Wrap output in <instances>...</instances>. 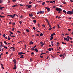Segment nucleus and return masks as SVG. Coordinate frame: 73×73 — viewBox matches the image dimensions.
<instances>
[{
  "label": "nucleus",
  "instance_id": "nucleus-30",
  "mask_svg": "<svg viewBox=\"0 0 73 73\" xmlns=\"http://www.w3.org/2000/svg\"><path fill=\"white\" fill-rule=\"evenodd\" d=\"M4 48H5V49H8V47L5 46H4Z\"/></svg>",
  "mask_w": 73,
  "mask_h": 73
},
{
  "label": "nucleus",
  "instance_id": "nucleus-24",
  "mask_svg": "<svg viewBox=\"0 0 73 73\" xmlns=\"http://www.w3.org/2000/svg\"><path fill=\"white\" fill-rule=\"evenodd\" d=\"M33 21L34 23H36V21L35 20H33Z\"/></svg>",
  "mask_w": 73,
  "mask_h": 73
},
{
  "label": "nucleus",
  "instance_id": "nucleus-38",
  "mask_svg": "<svg viewBox=\"0 0 73 73\" xmlns=\"http://www.w3.org/2000/svg\"><path fill=\"white\" fill-rule=\"evenodd\" d=\"M67 38H68V39H69V38H70V37H69V36H67Z\"/></svg>",
  "mask_w": 73,
  "mask_h": 73
},
{
  "label": "nucleus",
  "instance_id": "nucleus-37",
  "mask_svg": "<svg viewBox=\"0 0 73 73\" xmlns=\"http://www.w3.org/2000/svg\"><path fill=\"white\" fill-rule=\"evenodd\" d=\"M0 43H1V46H3L2 42H0Z\"/></svg>",
  "mask_w": 73,
  "mask_h": 73
},
{
  "label": "nucleus",
  "instance_id": "nucleus-49",
  "mask_svg": "<svg viewBox=\"0 0 73 73\" xmlns=\"http://www.w3.org/2000/svg\"><path fill=\"white\" fill-rule=\"evenodd\" d=\"M50 3H53V2L52 1H51L50 2Z\"/></svg>",
  "mask_w": 73,
  "mask_h": 73
},
{
  "label": "nucleus",
  "instance_id": "nucleus-5",
  "mask_svg": "<svg viewBox=\"0 0 73 73\" xmlns=\"http://www.w3.org/2000/svg\"><path fill=\"white\" fill-rule=\"evenodd\" d=\"M34 50L35 51H36V52H38V50L36 48H35L34 49Z\"/></svg>",
  "mask_w": 73,
  "mask_h": 73
},
{
  "label": "nucleus",
  "instance_id": "nucleus-12",
  "mask_svg": "<svg viewBox=\"0 0 73 73\" xmlns=\"http://www.w3.org/2000/svg\"><path fill=\"white\" fill-rule=\"evenodd\" d=\"M5 17V16H1V15H0V17H1V18H3V17L4 18V17Z\"/></svg>",
  "mask_w": 73,
  "mask_h": 73
},
{
  "label": "nucleus",
  "instance_id": "nucleus-54",
  "mask_svg": "<svg viewBox=\"0 0 73 73\" xmlns=\"http://www.w3.org/2000/svg\"><path fill=\"white\" fill-rule=\"evenodd\" d=\"M52 28L51 27H50V28H49V30H51Z\"/></svg>",
  "mask_w": 73,
  "mask_h": 73
},
{
  "label": "nucleus",
  "instance_id": "nucleus-48",
  "mask_svg": "<svg viewBox=\"0 0 73 73\" xmlns=\"http://www.w3.org/2000/svg\"><path fill=\"white\" fill-rule=\"evenodd\" d=\"M19 23L21 24V23H22V22L21 21H20L19 22Z\"/></svg>",
  "mask_w": 73,
  "mask_h": 73
},
{
  "label": "nucleus",
  "instance_id": "nucleus-32",
  "mask_svg": "<svg viewBox=\"0 0 73 73\" xmlns=\"http://www.w3.org/2000/svg\"><path fill=\"white\" fill-rule=\"evenodd\" d=\"M1 67H3L4 66V65L2 64H1Z\"/></svg>",
  "mask_w": 73,
  "mask_h": 73
},
{
  "label": "nucleus",
  "instance_id": "nucleus-45",
  "mask_svg": "<svg viewBox=\"0 0 73 73\" xmlns=\"http://www.w3.org/2000/svg\"><path fill=\"white\" fill-rule=\"evenodd\" d=\"M40 58H43V56H41V55H40Z\"/></svg>",
  "mask_w": 73,
  "mask_h": 73
},
{
  "label": "nucleus",
  "instance_id": "nucleus-17",
  "mask_svg": "<svg viewBox=\"0 0 73 73\" xmlns=\"http://www.w3.org/2000/svg\"><path fill=\"white\" fill-rule=\"evenodd\" d=\"M29 16H30V17H32V16H33V15L31 14H29Z\"/></svg>",
  "mask_w": 73,
  "mask_h": 73
},
{
  "label": "nucleus",
  "instance_id": "nucleus-19",
  "mask_svg": "<svg viewBox=\"0 0 73 73\" xmlns=\"http://www.w3.org/2000/svg\"><path fill=\"white\" fill-rule=\"evenodd\" d=\"M45 4V2H43L42 3V5H44V4Z\"/></svg>",
  "mask_w": 73,
  "mask_h": 73
},
{
  "label": "nucleus",
  "instance_id": "nucleus-29",
  "mask_svg": "<svg viewBox=\"0 0 73 73\" xmlns=\"http://www.w3.org/2000/svg\"><path fill=\"white\" fill-rule=\"evenodd\" d=\"M57 27L58 28H60V25H58V24H57Z\"/></svg>",
  "mask_w": 73,
  "mask_h": 73
},
{
  "label": "nucleus",
  "instance_id": "nucleus-44",
  "mask_svg": "<svg viewBox=\"0 0 73 73\" xmlns=\"http://www.w3.org/2000/svg\"><path fill=\"white\" fill-rule=\"evenodd\" d=\"M20 6H21V7H23V5L21 4H19Z\"/></svg>",
  "mask_w": 73,
  "mask_h": 73
},
{
  "label": "nucleus",
  "instance_id": "nucleus-1",
  "mask_svg": "<svg viewBox=\"0 0 73 73\" xmlns=\"http://www.w3.org/2000/svg\"><path fill=\"white\" fill-rule=\"evenodd\" d=\"M15 16H17V17H18L19 16L17 14H13V15H8V16H10V17H11L12 18L15 17Z\"/></svg>",
  "mask_w": 73,
  "mask_h": 73
},
{
  "label": "nucleus",
  "instance_id": "nucleus-58",
  "mask_svg": "<svg viewBox=\"0 0 73 73\" xmlns=\"http://www.w3.org/2000/svg\"><path fill=\"white\" fill-rule=\"evenodd\" d=\"M46 21H47V22H49V21H48V19H46Z\"/></svg>",
  "mask_w": 73,
  "mask_h": 73
},
{
  "label": "nucleus",
  "instance_id": "nucleus-15",
  "mask_svg": "<svg viewBox=\"0 0 73 73\" xmlns=\"http://www.w3.org/2000/svg\"><path fill=\"white\" fill-rule=\"evenodd\" d=\"M33 42H32V41H31L30 42V44L31 45H32V44H33Z\"/></svg>",
  "mask_w": 73,
  "mask_h": 73
},
{
  "label": "nucleus",
  "instance_id": "nucleus-2",
  "mask_svg": "<svg viewBox=\"0 0 73 73\" xmlns=\"http://www.w3.org/2000/svg\"><path fill=\"white\" fill-rule=\"evenodd\" d=\"M73 11H68L67 12V14H70V15H72L73 14Z\"/></svg>",
  "mask_w": 73,
  "mask_h": 73
},
{
  "label": "nucleus",
  "instance_id": "nucleus-50",
  "mask_svg": "<svg viewBox=\"0 0 73 73\" xmlns=\"http://www.w3.org/2000/svg\"><path fill=\"white\" fill-rule=\"evenodd\" d=\"M31 54H32H32H34V53H33V52H31Z\"/></svg>",
  "mask_w": 73,
  "mask_h": 73
},
{
  "label": "nucleus",
  "instance_id": "nucleus-21",
  "mask_svg": "<svg viewBox=\"0 0 73 73\" xmlns=\"http://www.w3.org/2000/svg\"><path fill=\"white\" fill-rule=\"evenodd\" d=\"M4 43H5V45H7V42L5 41L4 42Z\"/></svg>",
  "mask_w": 73,
  "mask_h": 73
},
{
  "label": "nucleus",
  "instance_id": "nucleus-40",
  "mask_svg": "<svg viewBox=\"0 0 73 73\" xmlns=\"http://www.w3.org/2000/svg\"><path fill=\"white\" fill-rule=\"evenodd\" d=\"M31 3H32V2L31 1H30L29 3V4H31Z\"/></svg>",
  "mask_w": 73,
  "mask_h": 73
},
{
  "label": "nucleus",
  "instance_id": "nucleus-8",
  "mask_svg": "<svg viewBox=\"0 0 73 73\" xmlns=\"http://www.w3.org/2000/svg\"><path fill=\"white\" fill-rule=\"evenodd\" d=\"M31 7H32V5H28V8L29 9V8H31Z\"/></svg>",
  "mask_w": 73,
  "mask_h": 73
},
{
  "label": "nucleus",
  "instance_id": "nucleus-28",
  "mask_svg": "<svg viewBox=\"0 0 73 73\" xmlns=\"http://www.w3.org/2000/svg\"><path fill=\"white\" fill-rule=\"evenodd\" d=\"M26 32H29V29H27L26 30Z\"/></svg>",
  "mask_w": 73,
  "mask_h": 73
},
{
  "label": "nucleus",
  "instance_id": "nucleus-27",
  "mask_svg": "<svg viewBox=\"0 0 73 73\" xmlns=\"http://www.w3.org/2000/svg\"><path fill=\"white\" fill-rule=\"evenodd\" d=\"M31 49V50H35V48H34V47H33Z\"/></svg>",
  "mask_w": 73,
  "mask_h": 73
},
{
  "label": "nucleus",
  "instance_id": "nucleus-57",
  "mask_svg": "<svg viewBox=\"0 0 73 73\" xmlns=\"http://www.w3.org/2000/svg\"><path fill=\"white\" fill-rule=\"evenodd\" d=\"M66 41H69V39H67V40H66Z\"/></svg>",
  "mask_w": 73,
  "mask_h": 73
},
{
  "label": "nucleus",
  "instance_id": "nucleus-10",
  "mask_svg": "<svg viewBox=\"0 0 73 73\" xmlns=\"http://www.w3.org/2000/svg\"><path fill=\"white\" fill-rule=\"evenodd\" d=\"M24 55H22L21 57H20V58H24V57H23V56Z\"/></svg>",
  "mask_w": 73,
  "mask_h": 73
},
{
  "label": "nucleus",
  "instance_id": "nucleus-31",
  "mask_svg": "<svg viewBox=\"0 0 73 73\" xmlns=\"http://www.w3.org/2000/svg\"><path fill=\"white\" fill-rule=\"evenodd\" d=\"M9 32L11 33V34H12V35H13V33H12L11 31H9Z\"/></svg>",
  "mask_w": 73,
  "mask_h": 73
},
{
  "label": "nucleus",
  "instance_id": "nucleus-3",
  "mask_svg": "<svg viewBox=\"0 0 73 73\" xmlns=\"http://www.w3.org/2000/svg\"><path fill=\"white\" fill-rule=\"evenodd\" d=\"M56 10L57 11H62V9L60 8H57L56 9Z\"/></svg>",
  "mask_w": 73,
  "mask_h": 73
},
{
  "label": "nucleus",
  "instance_id": "nucleus-63",
  "mask_svg": "<svg viewBox=\"0 0 73 73\" xmlns=\"http://www.w3.org/2000/svg\"><path fill=\"white\" fill-rule=\"evenodd\" d=\"M46 3H49V1H46Z\"/></svg>",
  "mask_w": 73,
  "mask_h": 73
},
{
  "label": "nucleus",
  "instance_id": "nucleus-33",
  "mask_svg": "<svg viewBox=\"0 0 73 73\" xmlns=\"http://www.w3.org/2000/svg\"><path fill=\"white\" fill-rule=\"evenodd\" d=\"M51 50H52V49H51V48H49L48 49V50H49V51H51Z\"/></svg>",
  "mask_w": 73,
  "mask_h": 73
},
{
  "label": "nucleus",
  "instance_id": "nucleus-22",
  "mask_svg": "<svg viewBox=\"0 0 73 73\" xmlns=\"http://www.w3.org/2000/svg\"><path fill=\"white\" fill-rule=\"evenodd\" d=\"M62 44H65V45H66V43H64L63 42H62Z\"/></svg>",
  "mask_w": 73,
  "mask_h": 73
},
{
  "label": "nucleus",
  "instance_id": "nucleus-43",
  "mask_svg": "<svg viewBox=\"0 0 73 73\" xmlns=\"http://www.w3.org/2000/svg\"><path fill=\"white\" fill-rule=\"evenodd\" d=\"M59 56L60 57H62V56H63V55H62V54H60V55Z\"/></svg>",
  "mask_w": 73,
  "mask_h": 73
},
{
  "label": "nucleus",
  "instance_id": "nucleus-55",
  "mask_svg": "<svg viewBox=\"0 0 73 73\" xmlns=\"http://www.w3.org/2000/svg\"><path fill=\"white\" fill-rule=\"evenodd\" d=\"M5 34H4L3 35V37H5Z\"/></svg>",
  "mask_w": 73,
  "mask_h": 73
},
{
  "label": "nucleus",
  "instance_id": "nucleus-6",
  "mask_svg": "<svg viewBox=\"0 0 73 73\" xmlns=\"http://www.w3.org/2000/svg\"><path fill=\"white\" fill-rule=\"evenodd\" d=\"M55 35V33H54L51 35L50 37H53V36Z\"/></svg>",
  "mask_w": 73,
  "mask_h": 73
},
{
  "label": "nucleus",
  "instance_id": "nucleus-18",
  "mask_svg": "<svg viewBox=\"0 0 73 73\" xmlns=\"http://www.w3.org/2000/svg\"><path fill=\"white\" fill-rule=\"evenodd\" d=\"M53 36L51 37L50 38V40H52L53 39Z\"/></svg>",
  "mask_w": 73,
  "mask_h": 73
},
{
  "label": "nucleus",
  "instance_id": "nucleus-9",
  "mask_svg": "<svg viewBox=\"0 0 73 73\" xmlns=\"http://www.w3.org/2000/svg\"><path fill=\"white\" fill-rule=\"evenodd\" d=\"M17 5H14L13 6H12V7H13V8H15V7H17Z\"/></svg>",
  "mask_w": 73,
  "mask_h": 73
},
{
  "label": "nucleus",
  "instance_id": "nucleus-35",
  "mask_svg": "<svg viewBox=\"0 0 73 73\" xmlns=\"http://www.w3.org/2000/svg\"><path fill=\"white\" fill-rule=\"evenodd\" d=\"M3 9V7H0V9L1 10H2V9Z\"/></svg>",
  "mask_w": 73,
  "mask_h": 73
},
{
  "label": "nucleus",
  "instance_id": "nucleus-23",
  "mask_svg": "<svg viewBox=\"0 0 73 73\" xmlns=\"http://www.w3.org/2000/svg\"><path fill=\"white\" fill-rule=\"evenodd\" d=\"M3 0H0V3H3Z\"/></svg>",
  "mask_w": 73,
  "mask_h": 73
},
{
  "label": "nucleus",
  "instance_id": "nucleus-14",
  "mask_svg": "<svg viewBox=\"0 0 73 73\" xmlns=\"http://www.w3.org/2000/svg\"><path fill=\"white\" fill-rule=\"evenodd\" d=\"M15 64H16V60L15 59L13 60Z\"/></svg>",
  "mask_w": 73,
  "mask_h": 73
},
{
  "label": "nucleus",
  "instance_id": "nucleus-4",
  "mask_svg": "<svg viewBox=\"0 0 73 73\" xmlns=\"http://www.w3.org/2000/svg\"><path fill=\"white\" fill-rule=\"evenodd\" d=\"M45 8L47 9V11L48 12H50V8H49L46 7Z\"/></svg>",
  "mask_w": 73,
  "mask_h": 73
},
{
  "label": "nucleus",
  "instance_id": "nucleus-56",
  "mask_svg": "<svg viewBox=\"0 0 73 73\" xmlns=\"http://www.w3.org/2000/svg\"><path fill=\"white\" fill-rule=\"evenodd\" d=\"M14 66L16 67V63H15Z\"/></svg>",
  "mask_w": 73,
  "mask_h": 73
},
{
  "label": "nucleus",
  "instance_id": "nucleus-16",
  "mask_svg": "<svg viewBox=\"0 0 73 73\" xmlns=\"http://www.w3.org/2000/svg\"><path fill=\"white\" fill-rule=\"evenodd\" d=\"M8 40H11V38L9 37V36H8Z\"/></svg>",
  "mask_w": 73,
  "mask_h": 73
},
{
  "label": "nucleus",
  "instance_id": "nucleus-64",
  "mask_svg": "<svg viewBox=\"0 0 73 73\" xmlns=\"http://www.w3.org/2000/svg\"><path fill=\"white\" fill-rule=\"evenodd\" d=\"M70 1H71V2H73V0H70Z\"/></svg>",
  "mask_w": 73,
  "mask_h": 73
},
{
  "label": "nucleus",
  "instance_id": "nucleus-26",
  "mask_svg": "<svg viewBox=\"0 0 73 73\" xmlns=\"http://www.w3.org/2000/svg\"><path fill=\"white\" fill-rule=\"evenodd\" d=\"M17 68V67H15L14 66V68H13V69H16Z\"/></svg>",
  "mask_w": 73,
  "mask_h": 73
},
{
  "label": "nucleus",
  "instance_id": "nucleus-20",
  "mask_svg": "<svg viewBox=\"0 0 73 73\" xmlns=\"http://www.w3.org/2000/svg\"><path fill=\"white\" fill-rule=\"evenodd\" d=\"M14 49L15 47H11L9 49Z\"/></svg>",
  "mask_w": 73,
  "mask_h": 73
},
{
  "label": "nucleus",
  "instance_id": "nucleus-7",
  "mask_svg": "<svg viewBox=\"0 0 73 73\" xmlns=\"http://www.w3.org/2000/svg\"><path fill=\"white\" fill-rule=\"evenodd\" d=\"M44 13H45V11H40V14H43Z\"/></svg>",
  "mask_w": 73,
  "mask_h": 73
},
{
  "label": "nucleus",
  "instance_id": "nucleus-39",
  "mask_svg": "<svg viewBox=\"0 0 73 73\" xmlns=\"http://www.w3.org/2000/svg\"><path fill=\"white\" fill-rule=\"evenodd\" d=\"M42 35H43V34H42V33H41L40 35V36H42Z\"/></svg>",
  "mask_w": 73,
  "mask_h": 73
},
{
  "label": "nucleus",
  "instance_id": "nucleus-13",
  "mask_svg": "<svg viewBox=\"0 0 73 73\" xmlns=\"http://www.w3.org/2000/svg\"><path fill=\"white\" fill-rule=\"evenodd\" d=\"M63 12H64V13H65V14H66V11H65V10H63Z\"/></svg>",
  "mask_w": 73,
  "mask_h": 73
},
{
  "label": "nucleus",
  "instance_id": "nucleus-47",
  "mask_svg": "<svg viewBox=\"0 0 73 73\" xmlns=\"http://www.w3.org/2000/svg\"><path fill=\"white\" fill-rule=\"evenodd\" d=\"M12 31H15V28H13L12 29Z\"/></svg>",
  "mask_w": 73,
  "mask_h": 73
},
{
  "label": "nucleus",
  "instance_id": "nucleus-11",
  "mask_svg": "<svg viewBox=\"0 0 73 73\" xmlns=\"http://www.w3.org/2000/svg\"><path fill=\"white\" fill-rule=\"evenodd\" d=\"M18 54L19 55H21V54H22V52H18Z\"/></svg>",
  "mask_w": 73,
  "mask_h": 73
},
{
  "label": "nucleus",
  "instance_id": "nucleus-51",
  "mask_svg": "<svg viewBox=\"0 0 73 73\" xmlns=\"http://www.w3.org/2000/svg\"><path fill=\"white\" fill-rule=\"evenodd\" d=\"M45 44H44V42H42V45H44Z\"/></svg>",
  "mask_w": 73,
  "mask_h": 73
},
{
  "label": "nucleus",
  "instance_id": "nucleus-34",
  "mask_svg": "<svg viewBox=\"0 0 73 73\" xmlns=\"http://www.w3.org/2000/svg\"><path fill=\"white\" fill-rule=\"evenodd\" d=\"M67 39H68V38H67L65 37H64V39L65 40H67Z\"/></svg>",
  "mask_w": 73,
  "mask_h": 73
},
{
  "label": "nucleus",
  "instance_id": "nucleus-25",
  "mask_svg": "<svg viewBox=\"0 0 73 73\" xmlns=\"http://www.w3.org/2000/svg\"><path fill=\"white\" fill-rule=\"evenodd\" d=\"M62 3H63V4H66V2H64V1L62 2Z\"/></svg>",
  "mask_w": 73,
  "mask_h": 73
},
{
  "label": "nucleus",
  "instance_id": "nucleus-41",
  "mask_svg": "<svg viewBox=\"0 0 73 73\" xmlns=\"http://www.w3.org/2000/svg\"><path fill=\"white\" fill-rule=\"evenodd\" d=\"M40 12L38 11V12L37 13V14L38 15V14H40Z\"/></svg>",
  "mask_w": 73,
  "mask_h": 73
},
{
  "label": "nucleus",
  "instance_id": "nucleus-62",
  "mask_svg": "<svg viewBox=\"0 0 73 73\" xmlns=\"http://www.w3.org/2000/svg\"><path fill=\"white\" fill-rule=\"evenodd\" d=\"M25 49H26V45L25 44Z\"/></svg>",
  "mask_w": 73,
  "mask_h": 73
},
{
  "label": "nucleus",
  "instance_id": "nucleus-52",
  "mask_svg": "<svg viewBox=\"0 0 73 73\" xmlns=\"http://www.w3.org/2000/svg\"><path fill=\"white\" fill-rule=\"evenodd\" d=\"M17 32L19 33H21V32H20V31H17Z\"/></svg>",
  "mask_w": 73,
  "mask_h": 73
},
{
  "label": "nucleus",
  "instance_id": "nucleus-61",
  "mask_svg": "<svg viewBox=\"0 0 73 73\" xmlns=\"http://www.w3.org/2000/svg\"><path fill=\"white\" fill-rule=\"evenodd\" d=\"M52 8H56V6H53Z\"/></svg>",
  "mask_w": 73,
  "mask_h": 73
},
{
  "label": "nucleus",
  "instance_id": "nucleus-46",
  "mask_svg": "<svg viewBox=\"0 0 73 73\" xmlns=\"http://www.w3.org/2000/svg\"><path fill=\"white\" fill-rule=\"evenodd\" d=\"M11 37H15V36H11Z\"/></svg>",
  "mask_w": 73,
  "mask_h": 73
},
{
  "label": "nucleus",
  "instance_id": "nucleus-60",
  "mask_svg": "<svg viewBox=\"0 0 73 73\" xmlns=\"http://www.w3.org/2000/svg\"><path fill=\"white\" fill-rule=\"evenodd\" d=\"M16 0H13V2H15V1H16Z\"/></svg>",
  "mask_w": 73,
  "mask_h": 73
},
{
  "label": "nucleus",
  "instance_id": "nucleus-42",
  "mask_svg": "<svg viewBox=\"0 0 73 73\" xmlns=\"http://www.w3.org/2000/svg\"><path fill=\"white\" fill-rule=\"evenodd\" d=\"M68 31H71V29H68Z\"/></svg>",
  "mask_w": 73,
  "mask_h": 73
},
{
  "label": "nucleus",
  "instance_id": "nucleus-53",
  "mask_svg": "<svg viewBox=\"0 0 73 73\" xmlns=\"http://www.w3.org/2000/svg\"><path fill=\"white\" fill-rule=\"evenodd\" d=\"M48 24V25H50V24L49 23V22H47Z\"/></svg>",
  "mask_w": 73,
  "mask_h": 73
},
{
  "label": "nucleus",
  "instance_id": "nucleus-59",
  "mask_svg": "<svg viewBox=\"0 0 73 73\" xmlns=\"http://www.w3.org/2000/svg\"><path fill=\"white\" fill-rule=\"evenodd\" d=\"M70 40H73V38H71L70 37Z\"/></svg>",
  "mask_w": 73,
  "mask_h": 73
},
{
  "label": "nucleus",
  "instance_id": "nucleus-36",
  "mask_svg": "<svg viewBox=\"0 0 73 73\" xmlns=\"http://www.w3.org/2000/svg\"><path fill=\"white\" fill-rule=\"evenodd\" d=\"M33 29H34V30H35L36 28H35V27H33Z\"/></svg>",
  "mask_w": 73,
  "mask_h": 73
}]
</instances>
